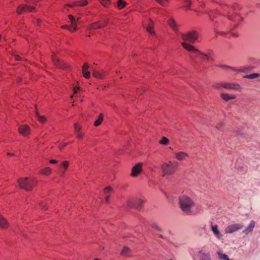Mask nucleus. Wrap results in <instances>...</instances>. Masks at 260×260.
I'll list each match as a JSON object with an SVG mask.
<instances>
[{
    "label": "nucleus",
    "instance_id": "obj_58",
    "mask_svg": "<svg viewBox=\"0 0 260 260\" xmlns=\"http://www.w3.org/2000/svg\"><path fill=\"white\" fill-rule=\"evenodd\" d=\"M160 237L162 238V236L161 235H160Z\"/></svg>",
    "mask_w": 260,
    "mask_h": 260
},
{
    "label": "nucleus",
    "instance_id": "obj_50",
    "mask_svg": "<svg viewBox=\"0 0 260 260\" xmlns=\"http://www.w3.org/2000/svg\"><path fill=\"white\" fill-rule=\"evenodd\" d=\"M66 145H67V144L64 143V144H62V145H59V149H62L63 147H64L66 146Z\"/></svg>",
    "mask_w": 260,
    "mask_h": 260
},
{
    "label": "nucleus",
    "instance_id": "obj_7",
    "mask_svg": "<svg viewBox=\"0 0 260 260\" xmlns=\"http://www.w3.org/2000/svg\"><path fill=\"white\" fill-rule=\"evenodd\" d=\"M181 45L187 51H188L189 52H193L196 55H197L198 54L201 55L203 56V57L204 59H209V56L208 55L202 53L200 50H199L198 49L196 48L193 46H192L188 43H185L184 42H182Z\"/></svg>",
    "mask_w": 260,
    "mask_h": 260
},
{
    "label": "nucleus",
    "instance_id": "obj_23",
    "mask_svg": "<svg viewBox=\"0 0 260 260\" xmlns=\"http://www.w3.org/2000/svg\"><path fill=\"white\" fill-rule=\"evenodd\" d=\"M103 117H104L103 114L101 113L100 114L98 118L94 122V126H99L101 124L103 120Z\"/></svg>",
    "mask_w": 260,
    "mask_h": 260
},
{
    "label": "nucleus",
    "instance_id": "obj_34",
    "mask_svg": "<svg viewBox=\"0 0 260 260\" xmlns=\"http://www.w3.org/2000/svg\"><path fill=\"white\" fill-rule=\"evenodd\" d=\"M87 4H88L87 1L82 0V1H78V4L75 3V5L83 7V6L87 5Z\"/></svg>",
    "mask_w": 260,
    "mask_h": 260
},
{
    "label": "nucleus",
    "instance_id": "obj_42",
    "mask_svg": "<svg viewBox=\"0 0 260 260\" xmlns=\"http://www.w3.org/2000/svg\"><path fill=\"white\" fill-rule=\"evenodd\" d=\"M214 13L213 12H211L209 14V17L211 20H213L214 17Z\"/></svg>",
    "mask_w": 260,
    "mask_h": 260
},
{
    "label": "nucleus",
    "instance_id": "obj_19",
    "mask_svg": "<svg viewBox=\"0 0 260 260\" xmlns=\"http://www.w3.org/2000/svg\"><path fill=\"white\" fill-rule=\"evenodd\" d=\"M211 229L213 234L217 238L220 239L222 237L223 235L219 231L217 225H212Z\"/></svg>",
    "mask_w": 260,
    "mask_h": 260
},
{
    "label": "nucleus",
    "instance_id": "obj_21",
    "mask_svg": "<svg viewBox=\"0 0 260 260\" xmlns=\"http://www.w3.org/2000/svg\"><path fill=\"white\" fill-rule=\"evenodd\" d=\"M221 98L225 102H228L229 100L235 99L236 96L234 95H231L226 93H221Z\"/></svg>",
    "mask_w": 260,
    "mask_h": 260
},
{
    "label": "nucleus",
    "instance_id": "obj_28",
    "mask_svg": "<svg viewBox=\"0 0 260 260\" xmlns=\"http://www.w3.org/2000/svg\"><path fill=\"white\" fill-rule=\"evenodd\" d=\"M101 5H102L105 7H109L111 4V2L110 0H99Z\"/></svg>",
    "mask_w": 260,
    "mask_h": 260
},
{
    "label": "nucleus",
    "instance_id": "obj_37",
    "mask_svg": "<svg viewBox=\"0 0 260 260\" xmlns=\"http://www.w3.org/2000/svg\"><path fill=\"white\" fill-rule=\"evenodd\" d=\"M99 21L100 22V24L102 25L103 27L106 26L108 23V20L107 19H102L101 21Z\"/></svg>",
    "mask_w": 260,
    "mask_h": 260
},
{
    "label": "nucleus",
    "instance_id": "obj_56",
    "mask_svg": "<svg viewBox=\"0 0 260 260\" xmlns=\"http://www.w3.org/2000/svg\"><path fill=\"white\" fill-rule=\"evenodd\" d=\"M40 21H41V20H40V19H38V20H37V23H39L40 22Z\"/></svg>",
    "mask_w": 260,
    "mask_h": 260
},
{
    "label": "nucleus",
    "instance_id": "obj_53",
    "mask_svg": "<svg viewBox=\"0 0 260 260\" xmlns=\"http://www.w3.org/2000/svg\"><path fill=\"white\" fill-rule=\"evenodd\" d=\"M222 67L223 68H230V69H232V70H233V71H236V70H235V69H233V68H231V67H230L226 66H222Z\"/></svg>",
    "mask_w": 260,
    "mask_h": 260
},
{
    "label": "nucleus",
    "instance_id": "obj_17",
    "mask_svg": "<svg viewBox=\"0 0 260 260\" xmlns=\"http://www.w3.org/2000/svg\"><path fill=\"white\" fill-rule=\"evenodd\" d=\"M103 27L102 24H100V21L95 22L92 23L91 24L87 26V29L88 30H92V29H100Z\"/></svg>",
    "mask_w": 260,
    "mask_h": 260
},
{
    "label": "nucleus",
    "instance_id": "obj_33",
    "mask_svg": "<svg viewBox=\"0 0 260 260\" xmlns=\"http://www.w3.org/2000/svg\"><path fill=\"white\" fill-rule=\"evenodd\" d=\"M169 139L165 137H162L161 139L160 140H159V143L160 144H162V145H168L169 144Z\"/></svg>",
    "mask_w": 260,
    "mask_h": 260
},
{
    "label": "nucleus",
    "instance_id": "obj_9",
    "mask_svg": "<svg viewBox=\"0 0 260 260\" xmlns=\"http://www.w3.org/2000/svg\"><path fill=\"white\" fill-rule=\"evenodd\" d=\"M243 227L242 224L235 223L228 225L224 230L225 234H232L241 230Z\"/></svg>",
    "mask_w": 260,
    "mask_h": 260
},
{
    "label": "nucleus",
    "instance_id": "obj_16",
    "mask_svg": "<svg viewBox=\"0 0 260 260\" xmlns=\"http://www.w3.org/2000/svg\"><path fill=\"white\" fill-rule=\"evenodd\" d=\"M176 158L178 160H183L188 156V155L184 152H179L175 153Z\"/></svg>",
    "mask_w": 260,
    "mask_h": 260
},
{
    "label": "nucleus",
    "instance_id": "obj_38",
    "mask_svg": "<svg viewBox=\"0 0 260 260\" xmlns=\"http://www.w3.org/2000/svg\"><path fill=\"white\" fill-rule=\"evenodd\" d=\"M185 3L184 7H189L191 6L190 0H183Z\"/></svg>",
    "mask_w": 260,
    "mask_h": 260
},
{
    "label": "nucleus",
    "instance_id": "obj_22",
    "mask_svg": "<svg viewBox=\"0 0 260 260\" xmlns=\"http://www.w3.org/2000/svg\"><path fill=\"white\" fill-rule=\"evenodd\" d=\"M260 77V74L259 73H252L249 75H245L243 77L247 79H255Z\"/></svg>",
    "mask_w": 260,
    "mask_h": 260
},
{
    "label": "nucleus",
    "instance_id": "obj_11",
    "mask_svg": "<svg viewBox=\"0 0 260 260\" xmlns=\"http://www.w3.org/2000/svg\"><path fill=\"white\" fill-rule=\"evenodd\" d=\"M52 59L54 64L59 68L67 69L69 67V66L66 63L57 58L55 55L52 56Z\"/></svg>",
    "mask_w": 260,
    "mask_h": 260
},
{
    "label": "nucleus",
    "instance_id": "obj_26",
    "mask_svg": "<svg viewBox=\"0 0 260 260\" xmlns=\"http://www.w3.org/2000/svg\"><path fill=\"white\" fill-rule=\"evenodd\" d=\"M169 24L175 31H177L178 30L176 23L174 20L170 19L169 21Z\"/></svg>",
    "mask_w": 260,
    "mask_h": 260
},
{
    "label": "nucleus",
    "instance_id": "obj_44",
    "mask_svg": "<svg viewBox=\"0 0 260 260\" xmlns=\"http://www.w3.org/2000/svg\"><path fill=\"white\" fill-rule=\"evenodd\" d=\"M76 134H77V137L79 139H81L83 138V135L82 133H81L80 132L77 133H76Z\"/></svg>",
    "mask_w": 260,
    "mask_h": 260
},
{
    "label": "nucleus",
    "instance_id": "obj_43",
    "mask_svg": "<svg viewBox=\"0 0 260 260\" xmlns=\"http://www.w3.org/2000/svg\"><path fill=\"white\" fill-rule=\"evenodd\" d=\"M75 3H77V4H78V2H74V3H73V4H72V5H70V4H67V5H66L64 6V8H66V7H74V6H76L75 5Z\"/></svg>",
    "mask_w": 260,
    "mask_h": 260
},
{
    "label": "nucleus",
    "instance_id": "obj_27",
    "mask_svg": "<svg viewBox=\"0 0 260 260\" xmlns=\"http://www.w3.org/2000/svg\"><path fill=\"white\" fill-rule=\"evenodd\" d=\"M51 173V169L49 167L45 168L41 171V173L43 175H48Z\"/></svg>",
    "mask_w": 260,
    "mask_h": 260
},
{
    "label": "nucleus",
    "instance_id": "obj_25",
    "mask_svg": "<svg viewBox=\"0 0 260 260\" xmlns=\"http://www.w3.org/2000/svg\"><path fill=\"white\" fill-rule=\"evenodd\" d=\"M127 5L126 2L123 0H118L117 6L119 9L124 8Z\"/></svg>",
    "mask_w": 260,
    "mask_h": 260
},
{
    "label": "nucleus",
    "instance_id": "obj_8",
    "mask_svg": "<svg viewBox=\"0 0 260 260\" xmlns=\"http://www.w3.org/2000/svg\"><path fill=\"white\" fill-rule=\"evenodd\" d=\"M220 87H222L226 89H231L234 90H239L241 89V86L237 83H225L219 84L218 86L215 87L216 88H219Z\"/></svg>",
    "mask_w": 260,
    "mask_h": 260
},
{
    "label": "nucleus",
    "instance_id": "obj_46",
    "mask_svg": "<svg viewBox=\"0 0 260 260\" xmlns=\"http://www.w3.org/2000/svg\"><path fill=\"white\" fill-rule=\"evenodd\" d=\"M248 69V68H242V69H240L239 70H238L240 72H244L246 71V70Z\"/></svg>",
    "mask_w": 260,
    "mask_h": 260
},
{
    "label": "nucleus",
    "instance_id": "obj_55",
    "mask_svg": "<svg viewBox=\"0 0 260 260\" xmlns=\"http://www.w3.org/2000/svg\"><path fill=\"white\" fill-rule=\"evenodd\" d=\"M42 208L44 209V210H46L47 209V207H45V206L44 205H42Z\"/></svg>",
    "mask_w": 260,
    "mask_h": 260
},
{
    "label": "nucleus",
    "instance_id": "obj_24",
    "mask_svg": "<svg viewBox=\"0 0 260 260\" xmlns=\"http://www.w3.org/2000/svg\"><path fill=\"white\" fill-rule=\"evenodd\" d=\"M127 206L128 208L134 207L136 208L135 200L133 199H129L127 202Z\"/></svg>",
    "mask_w": 260,
    "mask_h": 260
},
{
    "label": "nucleus",
    "instance_id": "obj_41",
    "mask_svg": "<svg viewBox=\"0 0 260 260\" xmlns=\"http://www.w3.org/2000/svg\"><path fill=\"white\" fill-rule=\"evenodd\" d=\"M74 129L76 133L80 132V126H79L77 123L74 124Z\"/></svg>",
    "mask_w": 260,
    "mask_h": 260
},
{
    "label": "nucleus",
    "instance_id": "obj_52",
    "mask_svg": "<svg viewBox=\"0 0 260 260\" xmlns=\"http://www.w3.org/2000/svg\"><path fill=\"white\" fill-rule=\"evenodd\" d=\"M50 162L52 164H55L57 162V160L55 159H51L50 160Z\"/></svg>",
    "mask_w": 260,
    "mask_h": 260
},
{
    "label": "nucleus",
    "instance_id": "obj_51",
    "mask_svg": "<svg viewBox=\"0 0 260 260\" xmlns=\"http://www.w3.org/2000/svg\"><path fill=\"white\" fill-rule=\"evenodd\" d=\"M216 128H217V129H218L219 130L221 129V124H219L217 125H216Z\"/></svg>",
    "mask_w": 260,
    "mask_h": 260
},
{
    "label": "nucleus",
    "instance_id": "obj_36",
    "mask_svg": "<svg viewBox=\"0 0 260 260\" xmlns=\"http://www.w3.org/2000/svg\"><path fill=\"white\" fill-rule=\"evenodd\" d=\"M202 260H210V256L208 253L203 254L201 256Z\"/></svg>",
    "mask_w": 260,
    "mask_h": 260
},
{
    "label": "nucleus",
    "instance_id": "obj_45",
    "mask_svg": "<svg viewBox=\"0 0 260 260\" xmlns=\"http://www.w3.org/2000/svg\"><path fill=\"white\" fill-rule=\"evenodd\" d=\"M152 228L157 230V231H160V228L157 224H153Z\"/></svg>",
    "mask_w": 260,
    "mask_h": 260
},
{
    "label": "nucleus",
    "instance_id": "obj_32",
    "mask_svg": "<svg viewBox=\"0 0 260 260\" xmlns=\"http://www.w3.org/2000/svg\"><path fill=\"white\" fill-rule=\"evenodd\" d=\"M129 252V249L126 247H124L121 251V254L123 256H127Z\"/></svg>",
    "mask_w": 260,
    "mask_h": 260
},
{
    "label": "nucleus",
    "instance_id": "obj_29",
    "mask_svg": "<svg viewBox=\"0 0 260 260\" xmlns=\"http://www.w3.org/2000/svg\"><path fill=\"white\" fill-rule=\"evenodd\" d=\"M36 116L37 117L38 120L40 122L44 123L46 121V117L44 116H42L40 115L38 113L37 110H36Z\"/></svg>",
    "mask_w": 260,
    "mask_h": 260
},
{
    "label": "nucleus",
    "instance_id": "obj_15",
    "mask_svg": "<svg viewBox=\"0 0 260 260\" xmlns=\"http://www.w3.org/2000/svg\"><path fill=\"white\" fill-rule=\"evenodd\" d=\"M8 226V221L2 215L0 214V228L2 229H6Z\"/></svg>",
    "mask_w": 260,
    "mask_h": 260
},
{
    "label": "nucleus",
    "instance_id": "obj_35",
    "mask_svg": "<svg viewBox=\"0 0 260 260\" xmlns=\"http://www.w3.org/2000/svg\"><path fill=\"white\" fill-rule=\"evenodd\" d=\"M104 193L106 195H108V194L112 192L113 191V189L111 187L108 186L104 189Z\"/></svg>",
    "mask_w": 260,
    "mask_h": 260
},
{
    "label": "nucleus",
    "instance_id": "obj_47",
    "mask_svg": "<svg viewBox=\"0 0 260 260\" xmlns=\"http://www.w3.org/2000/svg\"><path fill=\"white\" fill-rule=\"evenodd\" d=\"M14 57L15 59L17 60H19L21 59V57L19 55H15Z\"/></svg>",
    "mask_w": 260,
    "mask_h": 260
},
{
    "label": "nucleus",
    "instance_id": "obj_39",
    "mask_svg": "<svg viewBox=\"0 0 260 260\" xmlns=\"http://www.w3.org/2000/svg\"><path fill=\"white\" fill-rule=\"evenodd\" d=\"M160 5L165 6L168 0H156Z\"/></svg>",
    "mask_w": 260,
    "mask_h": 260
},
{
    "label": "nucleus",
    "instance_id": "obj_48",
    "mask_svg": "<svg viewBox=\"0 0 260 260\" xmlns=\"http://www.w3.org/2000/svg\"><path fill=\"white\" fill-rule=\"evenodd\" d=\"M79 88L78 87H74V93H77L78 91L79 90Z\"/></svg>",
    "mask_w": 260,
    "mask_h": 260
},
{
    "label": "nucleus",
    "instance_id": "obj_18",
    "mask_svg": "<svg viewBox=\"0 0 260 260\" xmlns=\"http://www.w3.org/2000/svg\"><path fill=\"white\" fill-rule=\"evenodd\" d=\"M254 226L255 222L253 220L251 221L248 227L243 231V233L246 235H248L252 232Z\"/></svg>",
    "mask_w": 260,
    "mask_h": 260
},
{
    "label": "nucleus",
    "instance_id": "obj_4",
    "mask_svg": "<svg viewBox=\"0 0 260 260\" xmlns=\"http://www.w3.org/2000/svg\"><path fill=\"white\" fill-rule=\"evenodd\" d=\"M178 167V164L176 161H170L168 162L163 164L161 167L163 176L174 174L177 170Z\"/></svg>",
    "mask_w": 260,
    "mask_h": 260
},
{
    "label": "nucleus",
    "instance_id": "obj_2",
    "mask_svg": "<svg viewBox=\"0 0 260 260\" xmlns=\"http://www.w3.org/2000/svg\"><path fill=\"white\" fill-rule=\"evenodd\" d=\"M179 204L183 212L189 214L191 212V208L194 205V202L189 197L182 196L179 198Z\"/></svg>",
    "mask_w": 260,
    "mask_h": 260
},
{
    "label": "nucleus",
    "instance_id": "obj_49",
    "mask_svg": "<svg viewBox=\"0 0 260 260\" xmlns=\"http://www.w3.org/2000/svg\"><path fill=\"white\" fill-rule=\"evenodd\" d=\"M105 201L107 203H108L109 202V196L107 195L105 198Z\"/></svg>",
    "mask_w": 260,
    "mask_h": 260
},
{
    "label": "nucleus",
    "instance_id": "obj_57",
    "mask_svg": "<svg viewBox=\"0 0 260 260\" xmlns=\"http://www.w3.org/2000/svg\"><path fill=\"white\" fill-rule=\"evenodd\" d=\"M94 260H100V259L99 258H95Z\"/></svg>",
    "mask_w": 260,
    "mask_h": 260
},
{
    "label": "nucleus",
    "instance_id": "obj_14",
    "mask_svg": "<svg viewBox=\"0 0 260 260\" xmlns=\"http://www.w3.org/2000/svg\"><path fill=\"white\" fill-rule=\"evenodd\" d=\"M89 67V65L87 63H85L82 67V74L86 79H89L90 77V73L88 71Z\"/></svg>",
    "mask_w": 260,
    "mask_h": 260
},
{
    "label": "nucleus",
    "instance_id": "obj_1",
    "mask_svg": "<svg viewBox=\"0 0 260 260\" xmlns=\"http://www.w3.org/2000/svg\"><path fill=\"white\" fill-rule=\"evenodd\" d=\"M235 10V6H222V11L220 15L226 17L230 21H233L235 24L233 28L237 27L240 22L242 20V18L238 15L233 16L234 11Z\"/></svg>",
    "mask_w": 260,
    "mask_h": 260
},
{
    "label": "nucleus",
    "instance_id": "obj_30",
    "mask_svg": "<svg viewBox=\"0 0 260 260\" xmlns=\"http://www.w3.org/2000/svg\"><path fill=\"white\" fill-rule=\"evenodd\" d=\"M92 75L94 77L99 79H102L104 76L102 73L98 71H93L92 72Z\"/></svg>",
    "mask_w": 260,
    "mask_h": 260
},
{
    "label": "nucleus",
    "instance_id": "obj_12",
    "mask_svg": "<svg viewBox=\"0 0 260 260\" xmlns=\"http://www.w3.org/2000/svg\"><path fill=\"white\" fill-rule=\"evenodd\" d=\"M142 163L137 164L136 165L133 167L131 175L132 177H136L142 171Z\"/></svg>",
    "mask_w": 260,
    "mask_h": 260
},
{
    "label": "nucleus",
    "instance_id": "obj_20",
    "mask_svg": "<svg viewBox=\"0 0 260 260\" xmlns=\"http://www.w3.org/2000/svg\"><path fill=\"white\" fill-rule=\"evenodd\" d=\"M147 31L151 35L154 34V31L153 30V22L151 20H149L148 24L146 26Z\"/></svg>",
    "mask_w": 260,
    "mask_h": 260
},
{
    "label": "nucleus",
    "instance_id": "obj_10",
    "mask_svg": "<svg viewBox=\"0 0 260 260\" xmlns=\"http://www.w3.org/2000/svg\"><path fill=\"white\" fill-rule=\"evenodd\" d=\"M68 17L71 22V26L65 25L62 26L61 27L64 29H67L70 31L74 32L78 29L75 18L72 15H69Z\"/></svg>",
    "mask_w": 260,
    "mask_h": 260
},
{
    "label": "nucleus",
    "instance_id": "obj_5",
    "mask_svg": "<svg viewBox=\"0 0 260 260\" xmlns=\"http://www.w3.org/2000/svg\"><path fill=\"white\" fill-rule=\"evenodd\" d=\"M180 37L183 41V42H189L191 44L194 43L198 40L199 35L197 31L191 30L181 34Z\"/></svg>",
    "mask_w": 260,
    "mask_h": 260
},
{
    "label": "nucleus",
    "instance_id": "obj_13",
    "mask_svg": "<svg viewBox=\"0 0 260 260\" xmlns=\"http://www.w3.org/2000/svg\"><path fill=\"white\" fill-rule=\"evenodd\" d=\"M19 132L22 135L27 136L30 133V128L27 125H22L19 127Z\"/></svg>",
    "mask_w": 260,
    "mask_h": 260
},
{
    "label": "nucleus",
    "instance_id": "obj_54",
    "mask_svg": "<svg viewBox=\"0 0 260 260\" xmlns=\"http://www.w3.org/2000/svg\"><path fill=\"white\" fill-rule=\"evenodd\" d=\"M8 155H10V156H14L15 155L14 153H8Z\"/></svg>",
    "mask_w": 260,
    "mask_h": 260
},
{
    "label": "nucleus",
    "instance_id": "obj_40",
    "mask_svg": "<svg viewBox=\"0 0 260 260\" xmlns=\"http://www.w3.org/2000/svg\"><path fill=\"white\" fill-rule=\"evenodd\" d=\"M62 166L65 170H67L69 167V162L67 161H64L62 162Z\"/></svg>",
    "mask_w": 260,
    "mask_h": 260
},
{
    "label": "nucleus",
    "instance_id": "obj_3",
    "mask_svg": "<svg viewBox=\"0 0 260 260\" xmlns=\"http://www.w3.org/2000/svg\"><path fill=\"white\" fill-rule=\"evenodd\" d=\"M18 183L21 188L26 191H30L36 185L37 181L34 178L26 177L19 179L18 180Z\"/></svg>",
    "mask_w": 260,
    "mask_h": 260
},
{
    "label": "nucleus",
    "instance_id": "obj_31",
    "mask_svg": "<svg viewBox=\"0 0 260 260\" xmlns=\"http://www.w3.org/2000/svg\"><path fill=\"white\" fill-rule=\"evenodd\" d=\"M143 200L138 199L137 200H135V203L136 205V208H140L142 207L143 204Z\"/></svg>",
    "mask_w": 260,
    "mask_h": 260
},
{
    "label": "nucleus",
    "instance_id": "obj_6",
    "mask_svg": "<svg viewBox=\"0 0 260 260\" xmlns=\"http://www.w3.org/2000/svg\"><path fill=\"white\" fill-rule=\"evenodd\" d=\"M27 4L20 5L17 8V13L19 15L23 12H31L35 10L34 4L38 0H25Z\"/></svg>",
    "mask_w": 260,
    "mask_h": 260
}]
</instances>
